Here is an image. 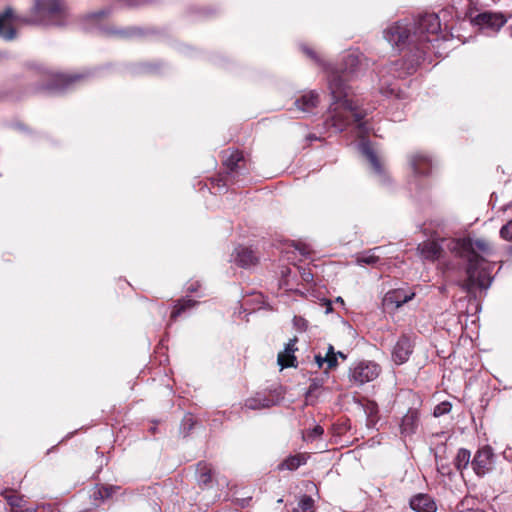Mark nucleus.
<instances>
[{"label": "nucleus", "instance_id": "f257e3e1", "mask_svg": "<svg viewBox=\"0 0 512 512\" xmlns=\"http://www.w3.org/2000/svg\"><path fill=\"white\" fill-rule=\"evenodd\" d=\"M302 50L327 72L328 88L333 101L329 108L330 115L325 122L326 126L341 132L354 123L358 135L363 137L369 132L367 123L363 121L367 111L349 98L351 88L347 84L349 76L357 71L360 63L359 56L355 53H348L343 59V64L337 68L326 64L312 49L303 46Z\"/></svg>", "mask_w": 512, "mask_h": 512}, {"label": "nucleus", "instance_id": "f03ea898", "mask_svg": "<svg viewBox=\"0 0 512 512\" xmlns=\"http://www.w3.org/2000/svg\"><path fill=\"white\" fill-rule=\"evenodd\" d=\"M441 30L440 20L435 13H425L420 15L413 25L399 21L389 26L384 31L385 39L392 45H408L411 53V59L392 63L388 72L393 73L395 77L404 78L414 73L421 63L425 60L430 51V43L438 39Z\"/></svg>", "mask_w": 512, "mask_h": 512}, {"label": "nucleus", "instance_id": "7ed1b4c3", "mask_svg": "<svg viewBox=\"0 0 512 512\" xmlns=\"http://www.w3.org/2000/svg\"><path fill=\"white\" fill-rule=\"evenodd\" d=\"M447 247L468 262L467 278L461 283L463 290L471 293L476 288L487 289L491 285L493 264L484 257L491 254V246L486 240H450Z\"/></svg>", "mask_w": 512, "mask_h": 512}, {"label": "nucleus", "instance_id": "20e7f679", "mask_svg": "<svg viewBox=\"0 0 512 512\" xmlns=\"http://www.w3.org/2000/svg\"><path fill=\"white\" fill-rule=\"evenodd\" d=\"M67 17L64 0H35L28 23L63 25Z\"/></svg>", "mask_w": 512, "mask_h": 512}, {"label": "nucleus", "instance_id": "39448f33", "mask_svg": "<svg viewBox=\"0 0 512 512\" xmlns=\"http://www.w3.org/2000/svg\"><path fill=\"white\" fill-rule=\"evenodd\" d=\"M226 172L223 175H219L217 178L211 179V187L221 191L227 187L229 183L236 181V177L240 174H244L248 171L246 167V161L242 152L233 151L224 160Z\"/></svg>", "mask_w": 512, "mask_h": 512}, {"label": "nucleus", "instance_id": "423d86ee", "mask_svg": "<svg viewBox=\"0 0 512 512\" xmlns=\"http://www.w3.org/2000/svg\"><path fill=\"white\" fill-rule=\"evenodd\" d=\"M381 372L380 366L373 361H361L350 371L351 380L359 385L375 380Z\"/></svg>", "mask_w": 512, "mask_h": 512}, {"label": "nucleus", "instance_id": "0eeeda50", "mask_svg": "<svg viewBox=\"0 0 512 512\" xmlns=\"http://www.w3.org/2000/svg\"><path fill=\"white\" fill-rule=\"evenodd\" d=\"M472 22L481 30L497 32L505 25L507 19L504 14L500 12L484 11L477 14L472 19Z\"/></svg>", "mask_w": 512, "mask_h": 512}, {"label": "nucleus", "instance_id": "6e6552de", "mask_svg": "<svg viewBox=\"0 0 512 512\" xmlns=\"http://www.w3.org/2000/svg\"><path fill=\"white\" fill-rule=\"evenodd\" d=\"M493 458L494 454L491 447L484 446L478 449L471 461V466L474 472L478 476H483L488 473L493 467Z\"/></svg>", "mask_w": 512, "mask_h": 512}, {"label": "nucleus", "instance_id": "1a4fd4ad", "mask_svg": "<svg viewBox=\"0 0 512 512\" xmlns=\"http://www.w3.org/2000/svg\"><path fill=\"white\" fill-rule=\"evenodd\" d=\"M279 402V396L274 392H258L246 399L245 407L251 410L270 408Z\"/></svg>", "mask_w": 512, "mask_h": 512}, {"label": "nucleus", "instance_id": "9d476101", "mask_svg": "<svg viewBox=\"0 0 512 512\" xmlns=\"http://www.w3.org/2000/svg\"><path fill=\"white\" fill-rule=\"evenodd\" d=\"M85 77V74L80 73L51 75V81L42 88L45 90H64L70 88L74 83L82 80Z\"/></svg>", "mask_w": 512, "mask_h": 512}, {"label": "nucleus", "instance_id": "9b49d317", "mask_svg": "<svg viewBox=\"0 0 512 512\" xmlns=\"http://www.w3.org/2000/svg\"><path fill=\"white\" fill-rule=\"evenodd\" d=\"M412 351L413 345L410 338L403 335L398 339L393 348L392 359L397 365H401L409 359Z\"/></svg>", "mask_w": 512, "mask_h": 512}, {"label": "nucleus", "instance_id": "f8f14e48", "mask_svg": "<svg viewBox=\"0 0 512 512\" xmlns=\"http://www.w3.org/2000/svg\"><path fill=\"white\" fill-rule=\"evenodd\" d=\"M420 422V415L417 409L410 408L402 417L400 433L402 437H409L416 433Z\"/></svg>", "mask_w": 512, "mask_h": 512}, {"label": "nucleus", "instance_id": "ddd939ff", "mask_svg": "<svg viewBox=\"0 0 512 512\" xmlns=\"http://www.w3.org/2000/svg\"><path fill=\"white\" fill-rule=\"evenodd\" d=\"M359 149L362 152V154L367 158L369 163L371 164V167L374 170V173L378 175L379 177L384 176V169L381 164L380 159L378 158L377 154L374 152L373 148L371 147V144L367 140H362L359 144Z\"/></svg>", "mask_w": 512, "mask_h": 512}, {"label": "nucleus", "instance_id": "4468645a", "mask_svg": "<svg viewBox=\"0 0 512 512\" xmlns=\"http://www.w3.org/2000/svg\"><path fill=\"white\" fill-rule=\"evenodd\" d=\"M419 255L429 261H435L442 256L443 247L435 241H424L417 247Z\"/></svg>", "mask_w": 512, "mask_h": 512}, {"label": "nucleus", "instance_id": "2eb2a0df", "mask_svg": "<svg viewBox=\"0 0 512 512\" xmlns=\"http://www.w3.org/2000/svg\"><path fill=\"white\" fill-rule=\"evenodd\" d=\"M415 294L405 289H395L386 293L384 297L385 305H394L396 308L401 307L403 304L410 301Z\"/></svg>", "mask_w": 512, "mask_h": 512}, {"label": "nucleus", "instance_id": "dca6fc26", "mask_svg": "<svg viewBox=\"0 0 512 512\" xmlns=\"http://www.w3.org/2000/svg\"><path fill=\"white\" fill-rule=\"evenodd\" d=\"M410 507L416 512H436L434 500L427 494H418L411 498Z\"/></svg>", "mask_w": 512, "mask_h": 512}, {"label": "nucleus", "instance_id": "f3484780", "mask_svg": "<svg viewBox=\"0 0 512 512\" xmlns=\"http://www.w3.org/2000/svg\"><path fill=\"white\" fill-rule=\"evenodd\" d=\"M297 342V338L290 339V341L286 344L283 352L278 354V364L281 368L287 367H295L296 366V357L294 355L297 348L295 347Z\"/></svg>", "mask_w": 512, "mask_h": 512}, {"label": "nucleus", "instance_id": "a211bd4d", "mask_svg": "<svg viewBox=\"0 0 512 512\" xmlns=\"http://www.w3.org/2000/svg\"><path fill=\"white\" fill-rule=\"evenodd\" d=\"M233 257L234 261L243 268H248L257 262V257L253 250L244 246L236 247Z\"/></svg>", "mask_w": 512, "mask_h": 512}, {"label": "nucleus", "instance_id": "6ab92c4d", "mask_svg": "<svg viewBox=\"0 0 512 512\" xmlns=\"http://www.w3.org/2000/svg\"><path fill=\"white\" fill-rule=\"evenodd\" d=\"M13 17L14 12L10 7L0 14V36L6 40H12L16 35V31L10 25Z\"/></svg>", "mask_w": 512, "mask_h": 512}, {"label": "nucleus", "instance_id": "aec40b11", "mask_svg": "<svg viewBox=\"0 0 512 512\" xmlns=\"http://www.w3.org/2000/svg\"><path fill=\"white\" fill-rule=\"evenodd\" d=\"M410 165L417 175H427L432 168L431 159L422 153L413 154L410 158Z\"/></svg>", "mask_w": 512, "mask_h": 512}, {"label": "nucleus", "instance_id": "412c9836", "mask_svg": "<svg viewBox=\"0 0 512 512\" xmlns=\"http://www.w3.org/2000/svg\"><path fill=\"white\" fill-rule=\"evenodd\" d=\"M318 104L319 94L316 91H309L295 101L296 107L304 113H311Z\"/></svg>", "mask_w": 512, "mask_h": 512}, {"label": "nucleus", "instance_id": "4be33fe9", "mask_svg": "<svg viewBox=\"0 0 512 512\" xmlns=\"http://www.w3.org/2000/svg\"><path fill=\"white\" fill-rule=\"evenodd\" d=\"M197 480L200 485L207 486L212 482L213 469L210 464L200 462L196 468Z\"/></svg>", "mask_w": 512, "mask_h": 512}, {"label": "nucleus", "instance_id": "5701e85b", "mask_svg": "<svg viewBox=\"0 0 512 512\" xmlns=\"http://www.w3.org/2000/svg\"><path fill=\"white\" fill-rule=\"evenodd\" d=\"M381 247H375L373 249H370L366 252H363L360 254L356 262L359 265H375L379 261V256L376 254V252L380 251Z\"/></svg>", "mask_w": 512, "mask_h": 512}, {"label": "nucleus", "instance_id": "b1692460", "mask_svg": "<svg viewBox=\"0 0 512 512\" xmlns=\"http://www.w3.org/2000/svg\"><path fill=\"white\" fill-rule=\"evenodd\" d=\"M1 495L12 507V509L22 508L24 506V498L14 490L5 489Z\"/></svg>", "mask_w": 512, "mask_h": 512}, {"label": "nucleus", "instance_id": "393cba45", "mask_svg": "<svg viewBox=\"0 0 512 512\" xmlns=\"http://www.w3.org/2000/svg\"><path fill=\"white\" fill-rule=\"evenodd\" d=\"M469 463H471L470 451L465 448L459 449L454 459L455 468L458 471H462L463 469L467 468Z\"/></svg>", "mask_w": 512, "mask_h": 512}, {"label": "nucleus", "instance_id": "a878e982", "mask_svg": "<svg viewBox=\"0 0 512 512\" xmlns=\"http://www.w3.org/2000/svg\"><path fill=\"white\" fill-rule=\"evenodd\" d=\"M196 305V301L191 299H183L178 301V303L175 305L172 313H171V319L176 320L178 316H180L184 311L187 309H190Z\"/></svg>", "mask_w": 512, "mask_h": 512}, {"label": "nucleus", "instance_id": "bb28decb", "mask_svg": "<svg viewBox=\"0 0 512 512\" xmlns=\"http://www.w3.org/2000/svg\"><path fill=\"white\" fill-rule=\"evenodd\" d=\"M304 458L300 455H295L287 458L281 465L280 469L296 470L304 464Z\"/></svg>", "mask_w": 512, "mask_h": 512}, {"label": "nucleus", "instance_id": "cd10ccee", "mask_svg": "<svg viewBox=\"0 0 512 512\" xmlns=\"http://www.w3.org/2000/svg\"><path fill=\"white\" fill-rule=\"evenodd\" d=\"M293 512H314V500L310 496H302Z\"/></svg>", "mask_w": 512, "mask_h": 512}, {"label": "nucleus", "instance_id": "c85d7f7f", "mask_svg": "<svg viewBox=\"0 0 512 512\" xmlns=\"http://www.w3.org/2000/svg\"><path fill=\"white\" fill-rule=\"evenodd\" d=\"M364 411L366 415L368 416V419L370 422H376L378 419V405L376 402L367 400L364 405Z\"/></svg>", "mask_w": 512, "mask_h": 512}, {"label": "nucleus", "instance_id": "c756f323", "mask_svg": "<svg viewBox=\"0 0 512 512\" xmlns=\"http://www.w3.org/2000/svg\"><path fill=\"white\" fill-rule=\"evenodd\" d=\"M324 433V429L320 425H316L314 428L307 430L305 434V438L307 440H314L316 438H319Z\"/></svg>", "mask_w": 512, "mask_h": 512}, {"label": "nucleus", "instance_id": "7c9ffc66", "mask_svg": "<svg viewBox=\"0 0 512 512\" xmlns=\"http://www.w3.org/2000/svg\"><path fill=\"white\" fill-rule=\"evenodd\" d=\"M451 411V404L449 402H442L434 408V416L439 417Z\"/></svg>", "mask_w": 512, "mask_h": 512}, {"label": "nucleus", "instance_id": "2f4dec72", "mask_svg": "<svg viewBox=\"0 0 512 512\" xmlns=\"http://www.w3.org/2000/svg\"><path fill=\"white\" fill-rule=\"evenodd\" d=\"M500 236L506 241H512V220L502 226L500 229Z\"/></svg>", "mask_w": 512, "mask_h": 512}, {"label": "nucleus", "instance_id": "473e14b6", "mask_svg": "<svg viewBox=\"0 0 512 512\" xmlns=\"http://www.w3.org/2000/svg\"><path fill=\"white\" fill-rule=\"evenodd\" d=\"M114 492H115V487L102 486L98 489L96 494L98 495L97 497H99L101 499H107V498L111 497Z\"/></svg>", "mask_w": 512, "mask_h": 512}, {"label": "nucleus", "instance_id": "72a5a7b5", "mask_svg": "<svg viewBox=\"0 0 512 512\" xmlns=\"http://www.w3.org/2000/svg\"><path fill=\"white\" fill-rule=\"evenodd\" d=\"M293 326L298 331L303 332V331H305L307 329L308 322H307L306 319H304L301 316H294V318H293Z\"/></svg>", "mask_w": 512, "mask_h": 512}, {"label": "nucleus", "instance_id": "f704fd0d", "mask_svg": "<svg viewBox=\"0 0 512 512\" xmlns=\"http://www.w3.org/2000/svg\"><path fill=\"white\" fill-rule=\"evenodd\" d=\"M436 465L438 472L443 476H448L451 474V468L449 465L441 463V459H439V456L436 454Z\"/></svg>", "mask_w": 512, "mask_h": 512}, {"label": "nucleus", "instance_id": "c9c22d12", "mask_svg": "<svg viewBox=\"0 0 512 512\" xmlns=\"http://www.w3.org/2000/svg\"><path fill=\"white\" fill-rule=\"evenodd\" d=\"M293 247L295 250L299 251V253L305 257L309 256L311 253V248L307 244L298 242L293 244Z\"/></svg>", "mask_w": 512, "mask_h": 512}, {"label": "nucleus", "instance_id": "e433bc0d", "mask_svg": "<svg viewBox=\"0 0 512 512\" xmlns=\"http://www.w3.org/2000/svg\"><path fill=\"white\" fill-rule=\"evenodd\" d=\"M324 362L327 363L328 369H333L337 366L336 355H325L323 358Z\"/></svg>", "mask_w": 512, "mask_h": 512}, {"label": "nucleus", "instance_id": "4c0bfd02", "mask_svg": "<svg viewBox=\"0 0 512 512\" xmlns=\"http://www.w3.org/2000/svg\"><path fill=\"white\" fill-rule=\"evenodd\" d=\"M381 93L386 95V96H392V95H396L398 96V94L396 93V88L392 85H389L388 87L384 88V87H381Z\"/></svg>", "mask_w": 512, "mask_h": 512}, {"label": "nucleus", "instance_id": "58836bf2", "mask_svg": "<svg viewBox=\"0 0 512 512\" xmlns=\"http://www.w3.org/2000/svg\"><path fill=\"white\" fill-rule=\"evenodd\" d=\"M194 425L193 417L192 415H186L183 419V426L187 431H190Z\"/></svg>", "mask_w": 512, "mask_h": 512}, {"label": "nucleus", "instance_id": "ea45409f", "mask_svg": "<svg viewBox=\"0 0 512 512\" xmlns=\"http://www.w3.org/2000/svg\"><path fill=\"white\" fill-rule=\"evenodd\" d=\"M302 278L304 281L310 282L313 280V275L310 272L304 271V273L302 274Z\"/></svg>", "mask_w": 512, "mask_h": 512}, {"label": "nucleus", "instance_id": "a19ab883", "mask_svg": "<svg viewBox=\"0 0 512 512\" xmlns=\"http://www.w3.org/2000/svg\"><path fill=\"white\" fill-rule=\"evenodd\" d=\"M200 286V284L198 282H195V283H191L188 287H187V291L189 292H194V291H197L198 287Z\"/></svg>", "mask_w": 512, "mask_h": 512}, {"label": "nucleus", "instance_id": "79ce46f5", "mask_svg": "<svg viewBox=\"0 0 512 512\" xmlns=\"http://www.w3.org/2000/svg\"><path fill=\"white\" fill-rule=\"evenodd\" d=\"M323 358L324 357H322L321 355H316L315 356V362L317 363L319 368H321L323 366V364L325 363Z\"/></svg>", "mask_w": 512, "mask_h": 512}, {"label": "nucleus", "instance_id": "37998d69", "mask_svg": "<svg viewBox=\"0 0 512 512\" xmlns=\"http://www.w3.org/2000/svg\"><path fill=\"white\" fill-rule=\"evenodd\" d=\"M461 506H462V508L459 509L458 512H485V511L479 510V509H465L464 504H462Z\"/></svg>", "mask_w": 512, "mask_h": 512}, {"label": "nucleus", "instance_id": "c03bdc74", "mask_svg": "<svg viewBox=\"0 0 512 512\" xmlns=\"http://www.w3.org/2000/svg\"><path fill=\"white\" fill-rule=\"evenodd\" d=\"M325 312L328 314L330 312H332V303L331 301L327 300L325 302Z\"/></svg>", "mask_w": 512, "mask_h": 512}, {"label": "nucleus", "instance_id": "a18cd8bd", "mask_svg": "<svg viewBox=\"0 0 512 512\" xmlns=\"http://www.w3.org/2000/svg\"><path fill=\"white\" fill-rule=\"evenodd\" d=\"M326 355H336V352L334 351V347L332 345L328 346Z\"/></svg>", "mask_w": 512, "mask_h": 512}, {"label": "nucleus", "instance_id": "49530a36", "mask_svg": "<svg viewBox=\"0 0 512 512\" xmlns=\"http://www.w3.org/2000/svg\"><path fill=\"white\" fill-rule=\"evenodd\" d=\"M106 14H107V12L105 10H100L97 13H95L94 16L100 18V17L105 16Z\"/></svg>", "mask_w": 512, "mask_h": 512}, {"label": "nucleus", "instance_id": "de8ad7c7", "mask_svg": "<svg viewBox=\"0 0 512 512\" xmlns=\"http://www.w3.org/2000/svg\"><path fill=\"white\" fill-rule=\"evenodd\" d=\"M317 387V384L313 382L309 387V393H312Z\"/></svg>", "mask_w": 512, "mask_h": 512}, {"label": "nucleus", "instance_id": "09e8293b", "mask_svg": "<svg viewBox=\"0 0 512 512\" xmlns=\"http://www.w3.org/2000/svg\"><path fill=\"white\" fill-rule=\"evenodd\" d=\"M339 356L342 359H346V355L342 353L341 351L336 352V357Z\"/></svg>", "mask_w": 512, "mask_h": 512}, {"label": "nucleus", "instance_id": "8fccbe9b", "mask_svg": "<svg viewBox=\"0 0 512 512\" xmlns=\"http://www.w3.org/2000/svg\"><path fill=\"white\" fill-rule=\"evenodd\" d=\"M336 303H340L341 305H344V300L341 297H337Z\"/></svg>", "mask_w": 512, "mask_h": 512}, {"label": "nucleus", "instance_id": "3c124183", "mask_svg": "<svg viewBox=\"0 0 512 512\" xmlns=\"http://www.w3.org/2000/svg\"><path fill=\"white\" fill-rule=\"evenodd\" d=\"M13 512H16V511L13 510Z\"/></svg>", "mask_w": 512, "mask_h": 512}]
</instances>
